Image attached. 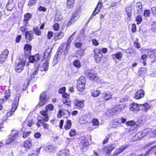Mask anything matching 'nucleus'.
<instances>
[{"instance_id":"nucleus-1","label":"nucleus","mask_w":156,"mask_h":156,"mask_svg":"<svg viewBox=\"0 0 156 156\" xmlns=\"http://www.w3.org/2000/svg\"><path fill=\"white\" fill-rule=\"evenodd\" d=\"M52 49L51 48H49L47 49L44 54V60H45V62L43 64L41 65L38 69H34L33 72L31 76V78L34 77V75H37L38 74V71L40 72H45V73L48 69L49 67V62L50 57Z\"/></svg>"},{"instance_id":"nucleus-2","label":"nucleus","mask_w":156,"mask_h":156,"mask_svg":"<svg viewBox=\"0 0 156 156\" xmlns=\"http://www.w3.org/2000/svg\"><path fill=\"white\" fill-rule=\"evenodd\" d=\"M19 134V132L16 131L15 130L12 131L10 135L6 140L5 144L7 145L10 144L15 140L18 137Z\"/></svg>"},{"instance_id":"nucleus-3","label":"nucleus","mask_w":156,"mask_h":156,"mask_svg":"<svg viewBox=\"0 0 156 156\" xmlns=\"http://www.w3.org/2000/svg\"><path fill=\"white\" fill-rule=\"evenodd\" d=\"M85 82V79L84 76H81L79 79L77 83V88L79 91L81 92L84 90Z\"/></svg>"},{"instance_id":"nucleus-4","label":"nucleus","mask_w":156,"mask_h":156,"mask_svg":"<svg viewBox=\"0 0 156 156\" xmlns=\"http://www.w3.org/2000/svg\"><path fill=\"white\" fill-rule=\"evenodd\" d=\"M25 60L20 58L16 63L15 69L17 72L20 73L24 69Z\"/></svg>"},{"instance_id":"nucleus-5","label":"nucleus","mask_w":156,"mask_h":156,"mask_svg":"<svg viewBox=\"0 0 156 156\" xmlns=\"http://www.w3.org/2000/svg\"><path fill=\"white\" fill-rule=\"evenodd\" d=\"M48 98L45 92L42 93L40 96L39 101L38 105L40 106H43L48 102Z\"/></svg>"},{"instance_id":"nucleus-6","label":"nucleus","mask_w":156,"mask_h":156,"mask_svg":"<svg viewBox=\"0 0 156 156\" xmlns=\"http://www.w3.org/2000/svg\"><path fill=\"white\" fill-rule=\"evenodd\" d=\"M94 58L95 62L97 63H99L101 61L103 57L102 53L100 52L99 49L96 48L94 51Z\"/></svg>"},{"instance_id":"nucleus-7","label":"nucleus","mask_w":156,"mask_h":156,"mask_svg":"<svg viewBox=\"0 0 156 156\" xmlns=\"http://www.w3.org/2000/svg\"><path fill=\"white\" fill-rule=\"evenodd\" d=\"M76 33V32H74L68 38V43L66 44H62L60 45L58 49V51H59V50L60 51H61V50H62L63 49V48L64 47H66L65 49H66L67 46H68L69 45V44L70 43V42H71V41H72V40H73V39L74 38L73 37V35L75 34Z\"/></svg>"},{"instance_id":"nucleus-8","label":"nucleus","mask_w":156,"mask_h":156,"mask_svg":"<svg viewBox=\"0 0 156 156\" xmlns=\"http://www.w3.org/2000/svg\"><path fill=\"white\" fill-rule=\"evenodd\" d=\"M15 6V3L13 0H9L6 5L7 9L9 11H12Z\"/></svg>"},{"instance_id":"nucleus-9","label":"nucleus","mask_w":156,"mask_h":156,"mask_svg":"<svg viewBox=\"0 0 156 156\" xmlns=\"http://www.w3.org/2000/svg\"><path fill=\"white\" fill-rule=\"evenodd\" d=\"M34 34L32 31H27L25 33V37L27 42H29L34 38Z\"/></svg>"},{"instance_id":"nucleus-10","label":"nucleus","mask_w":156,"mask_h":156,"mask_svg":"<svg viewBox=\"0 0 156 156\" xmlns=\"http://www.w3.org/2000/svg\"><path fill=\"white\" fill-rule=\"evenodd\" d=\"M151 131V128H147L144 129L142 132L139 133L137 135L139 138H141L148 134Z\"/></svg>"},{"instance_id":"nucleus-11","label":"nucleus","mask_w":156,"mask_h":156,"mask_svg":"<svg viewBox=\"0 0 156 156\" xmlns=\"http://www.w3.org/2000/svg\"><path fill=\"white\" fill-rule=\"evenodd\" d=\"M62 96L64 97V98L62 99L63 104L64 105L68 106H71V102L67 99V98L69 97V94L67 93H65Z\"/></svg>"},{"instance_id":"nucleus-12","label":"nucleus","mask_w":156,"mask_h":156,"mask_svg":"<svg viewBox=\"0 0 156 156\" xmlns=\"http://www.w3.org/2000/svg\"><path fill=\"white\" fill-rule=\"evenodd\" d=\"M33 124V120L31 119L28 118L26 119L23 124V126L25 128H27V127H31Z\"/></svg>"},{"instance_id":"nucleus-13","label":"nucleus","mask_w":156,"mask_h":156,"mask_svg":"<svg viewBox=\"0 0 156 156\" xmlns=\"http://www.w3.org/2000/svg\"><path fill=\"white\" fill-rule=\"evenodd\" d=\"M127 148L126 146H121L119 148L116 149L114 151L113 156H116L120 153L123 151Z\"/></svg>"},{"instance_id":"nucleus-14","label":"nucleus","mask_w":156,"mask_h":156,"mask_svg":"<svg viewBox=\"0 0 156 156\" xmlns=\"http://www.w3.org/2000/svg\"><path fill=\"white\" fill-rule=\"evenodd\" d=\"M79 17V16L77 14V12L75 11L73 15L72 18L70 20L68 23V26H69L72 23H73L75 20H77L78 19Z\"/></svg>"},{"instance_id":"nucleus-15","label":"nucleus","mask_w":156,"mask_h":156,"mask_svg":"<svg viewBox=\"0 0 156 156\" xmlns=\"http://www.w3.org/2000/svg\"><path fill=\"white\" fill-rule=\"evenodd\" d=\"M40 59L38 54H36L33 56H30L29 57V61L31 63L37 62Z\"/></svg>"},{"instance_id":"nucleus-16","label":"nucleus","mask_w":156,"mask_h":156,"mask_svg":"<svg viewBox=\"0 0 156 156\" xmlns=\"http://www.w3.org/2000/svg\"><path fill=\"white\" fill-rule=\"evenodd\" d=\"M69 153V152L68 149H65L59 151L57 156H68Z\"/></svg>"},{"instance_id":"nucleus-17","label":"nucleus","mask_w":156,"mask_h":156,"mask_svg":"<svg viewBox=\"0 0 156 156\" xmlns=\"http://www.w3.org/2000/svg\"><path fill=\"white\" fill-rule=\"evenodd\" d=\"M136 9L139 14H141L143 13V7L142 3L141 2H138L136 4Z\"/></svg>"},{"instance_id":"nucleus-18","label":"nucleus","mask_w":156,"mask_h":156,"mask_svg":"<svg viewBox=\"0 0 156 156\" xmlns=\"http://www.w3.org/2000/svg\"><path fill=\"white\" fill-rule=\"evenodd\" d=\"M144 91L143 90H138L136 93L135 98L136 99H140L144 96Z\"/></svg>"},{"instance_id":"nucleus-19","label":"nucleus","mask_w":156,"mask_h":156,"mask_svg":"<svg viewBox=\"0 0 156 156\" xmlns=\"http://www.w3.org/2000/svg\"><path fill=\"white\" fill-rule=\"evenodd\" d=\"M32 46L30 44H26L24 47V52L26 55H29L31 52Z\"/></svg>"},{"instance_id":"nucleus-20","label":"nucleus","mask_w":156,"mask_h":156,"mask_svg":"<svg viewBox=\"0 0 156 156\" xmlns=\"http://www.w3.org/2000/svg\"><path fill=\"white\" fill-rule=\"evenodd\" d=\"M139 106H143L144 107H151V106L147 103L143 104H137L135 103H130V107H138Z\"/></svg>"},{"instance_id":"nucleus-21","label":"nucleus","mask_w":156,"mask_h":156,"mask_svg":"<svg viewBox=\"0 0 156 156\" xmlns=\"http://www.w3.org/2000/svg\"><path fill=\"white\" fill-rule=\"evenodd\" d=\"M103 5L102 2L99 1L98 4L97 5L96 8H95L94 10V11L93 15V16H95L97 13H98L100 10L101 6Z\"/></svg>"},{"instance_id":"nucleus-22","label":"nucleus","mask_w":156,"mask_h":156,"mask_svg":"<svg viewBox=\"0 0 156 156\" xmlns=\"http://www.w3.org/2000/svg\"><path fill=\"white\" fill-rule=\"evenodd\" d=\"M75 105L78 107H83L84 106V101H80L77 99L74 100Z\"/></svg>"},{"instance_id":"nucleus-23","label":"nucleus","mask_w":156,"mask_h":156,"mask_svg":"<svg viewBox=\"0 0 156 156\" xmlns=\"http://www.w3.org/2000/svg\"><path fill=\"white\" fill-rule=\"evenodd\" d=\"M20 95L19 94H16L15 98V101L12 102V107H17L18 104Z\"/></svg>"},{"instance_id":"nucleus-24","label":"nucleus","mask_w":156,"mask_h":156,"mask_svg":"<svg viewBox=\"0 0 156 156\" xmlns=\"http://www.w3.org/2000/svg\"><path fill=\"white\" fill-rule=\"evenodd\" d=\"M64 33L62 31L56 33L55 34V41H56L58 40L62 39L64 36Z\"/></svg>"},{"instance_id":"nucleus-25","label":"nucleus","mask_w":156,"mask_h":156,"mask_svg":"<svg viewBox=\"0 0 156 156\" xmlns=\"http://www.w3.org/2000/svg\"><path fill=\"white\" fill-rule=\"evenodd\" d=\"M24 147L27 149H29L32 147V141L30 140H27L25 141L23 144Z\"/></svg>"},{"instance_id":"nucleus-26","label":"nucleus","mask_w":156,"mask_h":156,"mask_svg":"<svg viewBox=\"0 0 156 156\" xmlns=\"http://www.w3.org/2000/svg\"><path fill=\"white\" fill-rule=\"evenodd\" d=\"M115 148V147L113 145H111L105 147L104 148V151H106L107 154H109Z\"/></svg>"},{"instance_id":"nucleus-27","label":"nucleus","mask_w":156,"mask_h":156,"mask_svg":"<svg viewBox=\"0 0 156 156\" xmlns=\"http://www.w3.org/2000/svg\"><path fill=\"white\" fill-rule=\"evenodd\" d=\"M84 53V50H78L76 52L74 56L76 57L79 58H80L81 56L83 55Z\"/></svg>"},{"instance_id":"nucleus-28","label":"nucleus","mask_w":156,"mask_h":156,"mask_svg":"<svg viewBox=\"0 0 156 156\" xmlns=\"http://www.w3.org/2000/svg\"><path fill=\"white\" fill-rule=\"evenodd\" d=\"M75 2V1L67 0L66 2L67 8L68 9L72 8L74 6Z\"/></svg>"},{"instance_id":"nucleus-29","label":"nucleus","mask_w":156,"mask_h":156,"mask_svg":"<svg viewBox=\"0 0 156 156\" xmlns=\"http://www.w3.org/2000/svg\"><path fill=\"white\" fill-rule=\"evenodd\" d=\"M112 56L113 59H115L116 58L120 60L122 57V54L120 52H118L115 54H112Z\"/></svg>"},{"instance_id":"nucleus-30","label":"nucleus","mask_w":156,"mask_h":156,"mask_svg":"<svg viewBox=\"0 0 156 156\" xmlns=\"http://www.w3.org/2000/svg\"><path fill=\"white\" fill-rule=\"evenodd\" d=\"M125 10L126 12L128 17L127 18V20L130 19V17L131 16V11L132 9L131 7H127L126 8Z\"/></svg>"},{"instance_id":"nucleus-31","label":"nucleus","mask_w":156,"mask_h":156,"mask_svg":"<svg viewBox=\"0 0 156 156\" xmlns=\"http://www.w3.org/2000/svg\"><path fill=\"white\" fill-rule=\"evenodd\" d=\"M119 119H115L113 120L111 123L112 125V127L113 128L117 127V125L119 124Z\"/></svg>"},{"instance_id":"nucleus-32","label":"nucleus","mask_w":156,"mask_h":156,"mask_svg":"<svg viewBox=\"0 0 156 156\" xmlns=\"http://www.w3.org/2000/svg\"><path fill=\"white\" fill-rule=\"evenodd\" d=\"M101 92L98 90H94L91 92V96L93 97H97L99 96Z\"/></svg>"},{"instance_id":"nucleus-33","label":"nucleus","mask_w":156,"mask_h":156,"mask_svg":"<svg viewBox=\"0 0 156 156\" xmlns=\"http://www.w3.org/2000/svg\"><path fill=\"white\" fill-rule=\"evenodd\" d=\"M32 15L29 13H26L24 16V21H25V23H28L27 21L29 20L31 17Z\"/></svg>"},{"instance_id":"nucleus-34","label":"nucleus","mask_w":156,"mask_h":156,"mask_svg":"<svg viewBox=\"0 0 156 156\" xmlns=\"http://www.w3.org/2000/svg\"><path fill=\"white\" fill-rule=\"evenodd\" d=\"M85 74L87 77L90 79V77L92 76L93 74H94V73L92 71L88 70H86L85 71Z\"/></svg>"},{"instance_id":"nucleus-35","label":"nucleus","mask_w":156,"mask_h":156,"mask_svg":"<svg viewBox=\"0 0 156 156\" xmlns=\"http://www.w3.org/2000/svg\"><path fill=\"white\" fill-rule=\"evenodd\" d=\"M72 125L71 122L70 120H68L66 123L65 126V129L66 130L69 129L71 127Z\"/></svg>"},{"instance_id":"nucleus-36","label":"nucleus","mask_w":156,"mask_h":156,"mask_svg":"<svg viewBox=\"0 0 156 156\" xmlns=\"http://www.w3.org/2000/svg\"><path fill=\"white\" fill-rule=\"evenodd\" d=\"M16 108H12L11 109H9V111L7 113V117L10 116L12 114H13L14 112L16 110Z\"/></svg>"},{"instance_id":"nucleus-37","label":"nucleus","mask_w":156,"mask_h":156,"mask_svg":"<svg viewBox=\"0 0 156 156\" xmlns=\"http://www.w3.org/2000/svg\"><path fill=\"white\" fill-rule=\"evenodd\" d=\"M4 97L5 100H7L9 99V98L10 95V90L8 89L6 90L5 92V93Z\"/></svg>"},{"instance_id":"nucleus-38","label":"nucleus","mask_w":156,"mask_h":156,"mask_svg":"<svg viewBox=\"0 0 156 156\" xmlns=\"http://www.w3.org/2000/svg\"><path fill=\"white\" fill-rule=\"evenodd\" d=\"M73 64L74 66L77 68H80L81 66V64L80 61L78 60L74 61Z\"/></svg>"},{"instance_id":"nucleus-39","label":"nucleus","mask_w":156,"mask_h":156,"mask_svg":"<svg viewBox=\"0 0 156 156\" xmlns=\"http://www.w3.org/2000/svg\"><path fill=\"white\" fill-rule=\"evenodd\" d=\"M141 59L143 60L142 62L144 66L146 64V61L147 58V55L146 54H144L141 56Z\"/></svg>"},{"instance_id":"nucleus-40","label":"nucleus","mask_w":156,"mask_h":156,"mask_svg":"<svg viewBox=\"0 0 156 156\" xmlns=\"http://www.w3.org/2000/svg\"><path fill=\"white\" fill-rule=\"evenodd\" d=\"M76 133V132L74 129H72L69 131V135L70 136L73 137L74 136Z\"/></svg>"},{"instance_id":"nucleus-41","label":"nucleus","mask_w":156,"mask_h":156,"mask_svg":"<svg viewBox=\"0 0 156 156\" xmlns=\"http://www.w3.org/2000/svg\"><path fill=\"white\" fill-rule=\"evenodd\" d=\"M34 31L35 33L37 35H40L41 34V31L38 27H34Z\"/></svg>"},{"instance_id":"nucleus-42","label":"nucleus","mask_w":156,"mask_h":156,"mask_svg":"<svg viewBox=\"0 0 156 156\" xmlns=\"http://www.w3.org/2000/svg\"><path fill=\"white\" fill-rule=\"evenodd\" d=\"M53 147L51 146H48L44 148V150L45 151L49 152L53 151Z\"/></svg>"},{"instance_id":"nucleus-43","label":"nucleus","mask_w":156,"mask_h":156,"mask_svg":"<svg viewBox=\"0 0 156 156\" xmlns=\"http://www.w3.org/2000/svg\"><path fill=\"white\" fill-rule=\"evenodd\" d=\"M135 124L136 122L135 121L132 120L127 122L126 123V125L127 126H131L135 125Z\"/></svg>"},{"instance_id":"nucleus-44","label":"nucleus","mask_w":156,"mask_h":156,"mask_svg":"<svg viewBox=\"0 0 156 156\" xmlns=\"http://www.w3.org/2000/svg\"><path fill=\"white\" fill-rule=\"evenodd\" d=\"M136 20L137 21V24H140L142 21V18L141 16H138L136 18Z\"/></svg>"},{"instance_id":"nucleus-45","label":"nucleus","mask_w":156,"mask_h":156,"mask_svg":"<svg viewBox=\"0 0 156 156\" xmlns=\"http://www.w3.org/2000/svg\"><path fill=\"white\" fill-rule=\"evenodd\" d=\"M112 96L110 93H105L104 95V99L106 100H108L111 98Z\"/></svg>"},{"instance_id":"nucleus-46","label":"nucleus","mask_w":156,"mask_h":156,"mask_svg":"<svg viewBox=\"0 0 156 156\" xmlns=\"http://www.w3.org/2000/svg\"><path fill=\"white\" fill-rule=\"evenodd\" d=\"M92 123L93 126H98L99 124V122L97 119H94L92 121Z\"/></svg>"},{"instance_id":"nucleus-47","label":"nucleus","mask_w":156,"mask_h":156,"mask_svg":"<svg viewBox=\"0 0 156 156\" xmlns=\"http://www.w3.org/2000/svg\"><path fill=\"white\" fill-rule=\"evenodd\" d=\"M62 19V16L60 15L57 14L56 15L55 18V21L58 22L59 21H60Z\"/></svg>"},{"instance_id":"nucleus-48","label":"nucleus","mask_w":156,"mask_h":156,"mask_svg":"<svg viewBox=\"0 0 156 156\" xmlns=\"http://www.w3.org/2000/svg\"><path fill=\"white\" fill-rule=\"evenodd\" d=\"M90 79L95 81H97L98 80V78L97 75L94 73V74H93Z\"/></svg>"},{"instance_id":"nucleus-49","label":"nucleus","mask_w":156,"mask_h":156,"mask_svg":"<svg viewBox=\"0 0 156 156\" xmlns=\"http://www.w3.org/2000/svg\"><path fill=\"white\" fill-rule=\"evenodd\" d=\"M31 133V131H28L27 132H24L23 133V138H26Z\"/></svg>"},{"instance_id":"nucleus-50","label":"nucleus","mask_w":156,"mask_h":156,"mask_svg":"<svg viewBox=\"0 0 156 156\" xmlns=\"http://www.w3.org/2000/svg\"><path fill=\"white\" fill-rule=\"evenodd\" d=\"M151 29L153 31L156 33V22H153L152 23Z\"/></svg>"},{"instance_id":"nucleus-51","label":"nucleus","mask_w":156,"mask_h":156,"mask_svg":"<svg viewBox=\"0 0 156 156\" xmlns=\"http://www.w3.org/2000/svg\"><path fill=\"white\" fill-rule=\"evenodd\" d=\"M7 57L1 54L0 56V62H3L6 59Z\"/></svg>"},{"instance_id":"nucleus-52","label":"nucleus","mask_w":156,"mask_h":156,"mask_svg":"<svg viewBox=\"0 0 156 156\" xmlns=\"http://www.w3.org/2000/svg\"><path fill=\"white\" fill-rule=\"evenodd\" d=\"M155 52V50H150L148 52V55L149 57L153 58L154 56V53Z\"/></svg>"},{"instance_id":"nucleus-53","label":"nucleus","mask_w":156,"mask_h":156,"mask_svg":"<svg viewBox=\"0 0 156 156\" xmlns=\"http://www.w3.org/2000/svg\"><path fill=\"white\" fill-rule=\"evenodd\" d=\"M37 0H30L28 2V5L31 6L35 4Z\"/></svg>"},{"instance_id":"nucleus-54","label":"nucleus","mask_w":156,"mask_h":156,"mask_svg":"<svg viewBox=\"0 0 156 156\" xmlns=\"http://www.w3.org/2000/svg\"><path fill=\"white\" fill-rule=\"evenodd\" d=\"M151 12L149 10H144V15L146 17L149 16Z\"/></svg>"},{"instance_id":"nucleus-55","label":"nucleus","mask_w":156,"mask_h":156,"mask_svg":"<svg viewBox=\"0 0 156 156\" xmlns=\"http://www.w3.org/2000/svg\"><path fill=\"white\" fill-rule=\"evenodd\" d=\"M46 108H46V109L45 110H43L40 112V114L41 115H42L44 116H46L47 115V114L48 113V109H47Z\"/></svg>"},{"instance_id":"nucleus-56","label":"nucleus","mask_w":156,"mask_h":156,"mask_svg":"<svg viewBox=\"0 0 156 156\" xmlns=\"http://www.w3.org/2000/svg\"><path fill=\"white\" fill-rule=\"evenodd\" d=\"M150 137L151 138L156 137V129L150 133Z\"/></svg>"},{"instance_id":"nucleus-57","label":"nucleus","mask_w":156,"mask_h":156,"mask_svg":"<svg viewBox=\"0 0 156 156\" xmlns=\"http://www.w3.org/2000/svg\"><path fill=\"white\" fill-rule=\"evenodd\" d=\"M59 25L58 23H55L53 26V29L55 31H57L59 29Z\"/></svg>"},{"instance_id":"nucleus-58","label":"nucleus","mask_w":156,"mask_h":156,"mask_svg":"<svg viewBox=\"0 0 156 156\" xmlns=\"http://www.w3.org/2000/svg\"><path fill=\"white\" fill-rule=\"evenodd\" d=\"M100 51V52L101 53L102 52L104 53H106L108 51V49L106 48H102L100 49H99Z\"/></svg>"},{"instance_id":"nucleus-59","label":"nucleus","mask_w":156,"mask_h":156,"mask_svg":"<svg viewBox=\"0 0 156 156\" xmlns=\"http://www.w3.org/2000/svg\"><path fill=\"white\" fill-rule=\"evenodd\" d=\"M41 136V134L40 132H37L34 135V137L36 138H40Z\"/></svg>"},{"instance_id":"nucleus-60","label":"nucleus","mask_w":156,"mask_h":156,"mask_svg":"<svg viewBox=\"0 0 156 156\" xmlns=\"http://www.w3.org/2000/svg\"><path fill=\"white\" fill-rule=\"evenodd\" d=\"M9 53V51L7 49H5L2 52V54L5 56L6 57H7Z\"/></svg>"},{"instance_id":"nucleus-61","label":"nucleus","mask_w":156,"mask_h":156,"mask_svg":"<svg viewBox=\"0 0 156 156\" xmlns=\"http://www.w3.org/2000/svg\"><path fill=\"white\" fill-rule=\"evenodd\" d=\"M66 90L65 87H62L59 90L58 92L59 94H63L65 92Z\"/></svg>"},{"instance_id":"nucleus-62","label":"nucleus","mask_w":156,"mask_h":156,"mask_svg":"<svg viewBox=\"0 0 156 156\" xmlns=\"http://www.w3.org/2000/svg\"><path fill=\"white\" fill-rule=\"evenodd\" d=\"M155 151L154 152V154L156 155V145L153 146L150 149V150H149V152H150L151 151Z\"/></svg>"},{"instance_id":"nucleus-63","label":"nucleus","mask_w":156,"mask_h":156,"mask_svg":"<svg viewBox=\"0 0 156 156\" xmlns=\"http://www.w3.org/2000/svg\"><path fill=\"white\" fill-rule=\"evenodd\" d=\"M25 24L24 26H22L20 28L21 30L23 32L27 30L26 27L27 26V24H28V23H25Z\"/></svg>"},{"instance_id":"nucleus-64","label":"nucleus","mask_w":156,"mask_h":156,"mask_svg":"<svg viewBox=\"0 0 156 156\" xmlns=\"http://www.w3.org/2000/svg\"><path fill=\"white\" fill-rule=\"evenodd\" d=\"M53 35V33L52 32H51V31L48 32V35H47L48 38V39H51V37H52Z\"/></svg>"}]
</instances>
